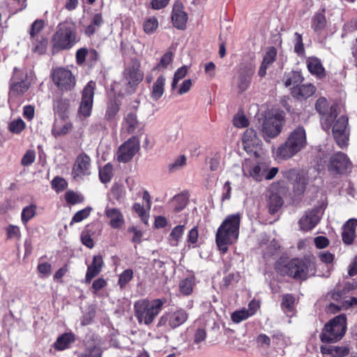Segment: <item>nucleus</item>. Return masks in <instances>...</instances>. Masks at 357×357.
I'll return each mask as SVG.
<instances>
[{"instance_id": "1", "label": "nucleus", "mask_w": 357, "mask_h": 357, "mask_svg": "<svg viewBox=\"0 0 357 357\" xmlns=\"http://www.w3.org/2000/svg\"><path fill=\"white\" fill-rule=\"evenodd\" d=\"M241 215L239 213L227 215L215 234V243L222 254L227 252L229 245L234 244L239 236Z\"/></svg>"}, {"instance_id": "2", "label": "nucleus", "mask_w": 357, "mask_h": 357, "mask_svg": "<svg viewBox=\"0 0 357 357\" xmlns=\"http://www.w3.org/2000/svg\"><path fill=\"white\" fill-rule=\"evenodd\" d=\"M165 302V298H156L151 301L143 298L137 301L134 304V311L138 323L146 326L152 324L162 310Z\"/></svg>"}, {"instance_id": "3", "label": "nucleus", "mask_w": 357, "mask_h": 357, "mask_svg": "<svg viewBox=\"0 0 357 357\" xmlns=\"http://www.w3.org/2000/svg\"><path fill=\"white\" fill-rule=\"evenodd\" d=\"M78 41L76 29L73 24H60L52 39V48L60 51L72 48Z\"/></svg>"}, {"instance_id": "4", "label": "nucleus", "mask_w": 357, "mask_h": 357, "mask_svg": "<svg viewBox=\"0 0 357 357\" xmlns=\"http://www.w3.org/2000/svg\"><path fill=\"white\" fill-rule=\"evenodd\" d=\"M346 330V316L344 314L338 315L325 325L320 339L323 342H335L342 339Z\"/></svg>"}, {"instance_id": "5", "label": "nucleus", "mask_w": 357, "mask_h": 357, "mask_svg": "<svg viewBox=\"0 0 357 357\" xmlns=\"http://www.w3.org/2000/svg\"><path fill=\"white\" fill-rule=\"evenodd\" d=\"M286 273L296 280H304L315 273V263L310 259H293L286 266Z\"/></svg>"}, {"instance_id": "6", "label": "nucleus", "mask_w": 357, "mask_h": 357, "mask_svg": "<svg viewBox=\"0 0 357 357\" xmlns=\"http://www.w3.org/2000/svg\"><path fill=\"white\" fill-rule=\"evenodd\" d=\"M20 71L14 68V75L10 86L8 103L10 108H17L24 101V94L29 89L30 84L26 80H19L18 75Z\"/></svg>"}, {"instance_id": "7", "label": "nucleus", "mask_w": 357, "mask_h": 357, "mask_svg": "<svg viewBox=\"0 0 357 357\" xmlns=\"http://www.w3.org/2000/svg\"><path fill=\"white\" fill-rule=\"evenodd\" d=\"M317 111L321 115V123L322 128L328 132L331 128V123L340 113V107L333 104L328 107V100L325 98H319L316 102Z\"/></svg>"}, {"instance_id": "8", "label": "nucleus", "mask_w": 357, "mask_h": 357, "mask_svg": "<svg viewBox=\"0 0 357 357\" xmlns=\"http://www.w3.org/2000/svg\"><path fill=\"white\" fill-rule=\"evenodd\" d=\"M51 77L54 84L62 91H70L76 84V79L72 72L63 67H58L52 70Z\"/></svg>"}, {"instance_id": "9", "label": "nucleus", "mask_w": 357, "mask_h": 357, "mask_svg": "<svg viewBox=\"0 0 357 357\" xmlns=\"http://www.w3.org/2000/svg\"><path fill=\"white\" fill-rule=\"evenodd\" d=\"M144 73L140 70L138 62H132L126 66L123 72L122 82L128 93H133L135 88L144 79Z\"/></svg>"}, {"instance_id": "10", "label": "nucleus", "mask_w": 357, "mask_h": 357, "mask_svg": "<svg viewBox=\"0 0 357 357\" xmlns=\"http://www.w3.org/2000/svg\"><path fill=\"white\" fill-rule=\"evenodd\" d=\"M243 171L245 175L251 176L257 181H261L263 179L271 180L278 173L279 169L278 167L269 169L268 163L260 162L250 167L244 166Z\"/></svg>"}, {"instance_id": "11", "label": "nucleus", "mask_w": 357, "mask_h": 357, "mask_svg": "<svg viewBox=\"0 0 357 357\" xmlns=\"http://www.w3.org/2000/svg\"><path fill=\"white\" fill-rule=\"evenodd\" d=\"M255 70V66L251 63H244L239 66L237 73L234 77V84L238 93H243L248 89Z\"/></svg>"}, {"instance_id": "12", "label": "nucleus", "mask_w": 357, "mask_h": 357, "mask_svg": "<svg viewBox=\"0 0 357 357\" xmlns=\"http://www.w3.org/2000/svg\"><path fill=\"white\" fill-rule=\"evenodd\" d=\"M332 132L337 145L343 148L348 144L349 130L348 128V118L341 115L335 121L331 123Z\"/></svg>"}, {"instance_id": "13", "label": "nucleus", "mask_w": 357, "mask_h": 357, "mask_svg": "<svg viewBox=\"0 0 357 357\" xmlns=\"http://www.w3.org/2000/svg\"><path fill=\"white\" fill-rule=\"evenodd\" d=\"M91 160L85 153L79 154L75 160L72 169V176L75 181L83 180L91 174Z\"/></svg>"}, {"instance_id": "14", "label": "nucleus", "mask_w": 357, "mask_h": 357, "mask_svg": "<svg viewBox=\"0 0 357 357\" xmlns=\"http://www.w3.org/2000/svg\"><path fill=\"white\" fill-rule=\"evenodd\" d=\"M188 318L187 312L183 309L166 312L160 317L157 327L168 326L171 329H174L184 324Z\"/></svg>"}, {"instance_id": "15", "label": "nucleus", "mask_w": 357, "mask_h": 357, "mask_svg": "<svg viewBox=\"0 0 357 357\" xmlns=\"http://www.w3.org/2000/svg\"><path fill=\"white\" fill-rule=\"evenodd\" d=\"M282 128V120L276 116L265 117L259 128L265 140L276 137L281 132Z\"/></svg>"}, {"instance_id": "16", "label": "nucleus", "mask_w": 357, "mask_h": 357, "mask_svg": "<svg viewBox=\"0 0 357 357\" xmlns=\"http://www.w3.org/2000/svg\"><path fill=\"white\" fill-rule=\"evenodd\" d=\"M139 141L135 137H132L119 148L117 160L120 162H127L130 160L139 150Z\"/></svg>"}, {"instance_id": "17", "label": "nucleus", "mask_w": 357, "mask_h": 357, "mask_svg": "<svg viewBox=\"0 0 357 357\" xmlns=\"http://www.w3.org/2000/svg\"><path fill=\"white\" fill-rule=\"evenodd\" d=\"M95 87L96 83L90 81L83 89L79 114L84 117H88L91 115Z\"/></svg>"}, {"instance_id": "18", "label": "nucleus", "mask_w": 357, "mask_h": 357, "mask_svg": "<svg viewBox=\"0 0 357 357\" xmlns=\"http://www.w3.org/2000/svg\"><path fill=\"white\" fill-rule=\"evenodd\" d=\"M243 144L245 151L255 157L259 155L261 151V141L257 137L255 130L247 129L243 135Z\"/></svg>"}, {"instance_id": "19", "label": "nucleus", "mask_w": 357, "mask_h": 357, "mask_svg": "<svg viewBox=\"0 0 357 357\" xmlns=\"http://www.w3.org/2000/svg\"><path fill=\"white\" fill-rule=\"evenodd\" d=\"M287 140L299 153L307 144L305 128L303 126L296 127L289 134Z\"/></svg>"}, {"instance_id": "20", "label": "nucleus", "mask_w": 357, "mask_h": 357, "mask_svg": "<svg viewBox=\"0 0 357 357\" xmlns=\"http://www.w3.org/2000/svg\"><path fill=\"white\" fill-rule=\"evenodd\" d=\"M171 17L175 28L179 30L185 29L188 14L185 12L184 6L181 1H176L174 3Z\"/></svg>"}, {"instance_id": "21", "label": "nucleus", "mask_w": 357, "mask_h": 357, "mask_svg": "<svg viewBox=\"0 0 357 357\" xmlns=\"http://www.w3.org/2000/svg\"><path fill=\"white\" fill-rule=\"evenodd\" d=\"M349 164L347 156L343 153L338 152L331 158L328 171L333 174H342L347 169Z\"/></svg>"}, {"instance_id": "22", "label": "nucleus", "mask_w": 357, "mask_h": 357, "mask_svg": "<svg viewBox=\"0 0 357 357\" xmlns=\"http://www.w3.org/2000/svg\"><path fill=\"white\" fill-rule=\"evenodd\" d=\"M342 241L346 245H351L357 238V219L351 218L342 226Z\"/></svg>"}, {"instance_id": "23", "label": "nucleus", "mask_w": 357, "mask_h": 357, "mask_svg": "<svg viewBox=\"0 0 357 357\" xmlns=\"http://www.w3.org/2000/svg\"><path fill=\"white\" fill-rule=\"evenodd\" d=\"M105 215L109 220V225L113 229H120L125 224L122 212L116 208L107 206L105 209Z\"/></svg>"}, {"instance_id": "24", "label": "nucleus", "mask_w": 357, "mask_h": 357, "mask_svg": "<svg viewBox=\"0 0 357 357\" xmlns=\"http://www.w3.org/2000/svg\"><path fill=\"white\" fill-rule=\"evenodd\" d=\"M297 153H298L287 139L284 143L280 144L277 148L273 150L275 159L279 162L289 160Z\"/></svg>"}, {"instance_id": "25", "label": "nucleus", "mask_w": 357, "mask_h": 357, "mask_svg": "<svg viewBox=\"0 0 357 357\" xmlns=\"http://www.w3.org/2000/svg\"><path fill=\"white\" fill-rule=\"evenodd\" d=\"M319 220L320 217L319 215V211L317 209H313L307 211L300 219L298 224L301 229L303 231H309L316 226Z\"/></svg>"}, {"instance_id": "26", "label": "nucleus", "mask_w": 357, "mask_h": 357, "mask_svg": "<svg viewBox=\"0 0 357 357\" xmlns=\"http://www.w3.org/2000/svg\"><path fill=\"white\" fill-rule=\"evenodd\" d=\"M325 8L316 12L311 20V28L318 35H321L327 26Z\"/></svg>"}, {"instance_id": "27", "label": "nucleus", "mask_w": 357, "mask_h": 357, "mask_svg": "<svg viewBox=\"0 0 357 357\" xmlns=\"http://www.w3.org/2000/svg\"><path fill=\"white\" fill-rule=\"evenodd\" d=\"M306 66L309 72L316 77L322 79L326 76V70L321 61L316 56H310L306 59Z\"/></svg>"}, {"instance_id": "28", "label": "nucleus", "mask_w": 357, "mask_h": 357, "mask_svg": "<svg viewBox=\"0 0 357 357\" xmlns=\"http://www.w3.org/2000/svg\"><path fill=\"white\" fill-rule=\"evenodd\" d=\"M103 264L104 262L101 255H98L93 257L92 264L87 268L85 276L86 283H90L92 279L100 273Z\"/></svg>"}, {"instance_id": "29", "label": "nucleus", "mask_w": 357, "mask_h": 357, "mask_svg": "<svg viewBox=\"0 0 357 357\" xmlns=\"http://www.w3.org/2000/svg\"><path fill=\"white\" fill-rule=\"evenodd\" d=\"M296 176L295 183H294V191L298 194H302L307 184V177L305 174H297L296 170L291 169L285 173V176L290 178L291 176Z\"/></svg>"}, {"instance_id": "30", "label": "nucleus", "mask_w": 357, "mask_h": 357, "mask_svg": "<svg viewBox=\"0 0 357 357\" xmlns=\"http://www.w3.org/2000/svg\"><path fill=\"white\" fill-rule=\"evenodd\" d=\"M316 91L315 86L312 84L295 86L291 89V94L297 99H305L312 96Z\"/></svg>"}, {"instance_id": "31", "label": "nucleus", "mask_w": 357, "mask_h": 357, "mask_svg": "<svg viewBox=\"0 0 357 357\" xmlns=\"http://www.w3.org/2000/svg\"><path fill=\"white\" fill-rule=\"evenodd\" d=\"M62 119L64 120L65 114L62 115ZM73 124L70 121H55L52 128V134L58 137L68 134L72 129Z\"/></svg>"}, {"instance_id": "32", "label": "nucleus", "mask_w": 357, "mask_h": 357, "mask_svg": "<svg viewBox=\"0 0 357 357\" xmlns=\"http://www.w3.org/2000/svg\"><path fill=\"white\" fill-rule=\"evenodd\" d=\"M166 78L164 75H160L152 86L151 97L153 100H158L164 94Z\"/></svg>"}, {"instance_id": "33", "label": "nucleus", "mask_w": 357, "mask_h": 357, "mask_svg": "<svg viewBox=\"0 0 357 357\" xmlns=\"http://www.w3.org/2000/svg\"><path fill=\"white\" fill-rule=\"evenodd\" d=\"M103 23V19L100 13L94 15L90 22V24L84 26V33L87 36H92L96 31H98Z\"/></svg>"}, {"instance_id": "34", "label": "nucleus", "mask_w": 357, "mask_h": 357, "mask_svg": "<svg viewBox=\"0 0 357 357\" xmlns=\"http://www.w3.org/2000/svg\"><path fill=\"white\" fill-rule=\"evenodd\" d=\"M75 341L72 333H64L59 336L54 344L56 350L62 351L67 349L69 344Z\"/></svg>"}, {"instance_id": "35", "label": "nucleus", "mask_w": 357, "mask_h": 357, "mask_svg": "<svg viewBox=\"0 0 357 357\" xmlns=\"http://www.w3.org/2000/svg\"><path fill=\"white\" fill-rule=\"evenodd\" d=\"M184 230V225H177L172 229L167 238L168 243L171 246L175 247L178 245V242L183 235Z\"/></svg>"}, {"instance_id": "36", "label": "nucleus", "mask_w": 357, "mask_h": 357, "mask_svg": "<svg viewBox=\"0 0 357 357\" xmlns=\"http://www.w3.org/2000/svg\"><path fill=\"white\" fill-rule=\"evenodd\" d=\"M139 123L137 115L132 112L128 113L124 119L123 126L130 133L135 132L139 128Z\"/></svg>"}, {"instance_id": "37", "label": "nucleus", "mask_w": 357, "mask_h": 357, "mask_svg": "<svg viewBox=\"0 0 357 357\" xmlns=\"http://www.w3.org/2000/svg\"><path fill=\"white\" fill-rule=\"evenodd\" d=\"M283 204L282 197L277 193H271L268 201V207L269 213L275 214L279 211Z\"/></svg>"}, {"instance_id": "38", "label": "nucleus", "mask_w": 357, "mask_h": 357, "mask_svg": "<svg viewBox=\"0 0 357 357\" xmlns=\"http://www.w3.org/2000/svg\"><path fill=\"white\" fill-rule=\"evenodd\" d=\"M357 305V298L356 297H350V298H344L340 300V302L337 305L331 304L329 308L331 310H334L336 309V311H339L341 310H347L351 306H354Z\"/></svg>"}, {"instance_id": "39", "label": "nucleus", "mask_w": 357, "mask_h": 357, "mask_svg": "<svg viewBox=\"0 0 357 357\" xmlns=\"http://www.w3.org/2000/svg\"><path fill=\"white\" fill-rule=\"evenodd\" d=\"M303 80V77L299 71H291L286 73L284 77V85L287 87L291 85L298 86Z\"/></svg>"}, {"instance_id": "40", "label": "nucleus", "mask_w": 357, "mask_h": 357, "mask_svg": "<svg viewBox=\"0 0 357 357\" xmlns=\"http://www.w3.org/2000/svg\"><path fill=\"white\" fill-rule=\"evenodd\" d=\"M36 209L37 206L35 204H30L22 208L21 220L24 225H26L36 215Z\"/></svg>"}, {"instance_id": "41", "label": "nucleus", "mask_w": 357, "mask_h": 357, "mask_svg": "<svg viewBox=\"0 0 357 357\" xmlns=\"http://www.w3.org/2000/svg\"><path fill=\"white\" fill-rule=\"evenodd\" d=\"M195 278L193 277L186 278L179 283L180 291L185 296L190 295L193 290Z\"/></svg>"}, {"instance_id": "42", "label": "nucleus", "mask_w": 357, "mask_h": 357, "mask_svg": "<svg viewBox=\"0 0 357 357\" xmlns=\"http://www.w3.org/2000/svg\"><path fill=\"white\" fill-rule=\"evenodd\" d=\"M113 176V167L110 163L106 164L99 170V177L102 183L109 182Z\"/></svg>"}, {"instance_id": "43", "label": "nucleus", "mask_w": 357, "mask_h": 357, "mask_svg": "<svg viewBox=\"0 0 357 357\" xmlns=\"http://www.w3.org/2000/svg\"><path fill=\"white\" fill-rule=\"evenodd\" d=\"M119 111V105L115 100H111L107 103L105 113V119L107 121H113Z\"/></svg>"}, {"instance_id": "44", "label": "nucleus", "mask_w": 357, "mask_h": 357, "mask_svg": "<svg viewBox=\"0 0 357 357\" xmlns=\"http://www.w3.org/2000/svg\"><path fill=\"white\" fill-rule=\"evenodd\" d=\"M45 21L43 20H35L29 29V34L31 40H35L36 38H40L39 33L45 27Z\"/></svg>"}, {"instance_id": "45", "label": "nucleus", "mask_w": 357, "mask_h": 357, "mask_svg": "<svg viewBox=\"0 0 357 357\" xmlns=\"http://www.w3.org/2000/svg\"><path fill=\"white\" fill-rule=\"evenodd\" d=\"M33 51L38 54L45 52L47 45V40L43 37L36 38L32 40Z\"/></svg>"}, {"instance_id": "46", "label": "nucleus", "mask_w": 357, "mask_h": 357, "mask_svg": "<svg viewBox=\"0 0 357 357\" xmlns=\"http://www.w3.org/2000/svg\"><path fill=\"white\" fill-rule=\"evenodd\" d=\"M187 158L184 155H179L168 165L170 172H175L182 169L186 165Z\"/></svg>"}, {"instance_id": "47", "label": "nucleus", "mask_w": 357, "mask_h": 357, "mask_svg": "<svg viewBox=\"0 0 357 357\" xmlns=\"http://www.w3.org/2000/svg\"><path fill=\"white\" fill-rule=\"evenodd\" d=\"M188 67L187 66H183L181 68H178L174 75V78L171 84L172 89L175 90L177 87L178 82L182 79L188 73Z\"/></svg>"}, {"instance_id": "48", "label": "nucleus", "mask_w": 357, "mask_h": 357, "mask_svg": "<svg viewBox=\"0 0 357 357\" xmlns=\"http://www.w3.org/2000/svg\"><path fill=\"white\" fill-rule=\"evenodd\" d=\"M65 199L68 204L75 205L83 202L84 197L81 194L69 190L65 193Z\"/></svg>"}, {"instance_id": "49", "label": "nucleus", "mask_w": 357, "mask_h": 357, "mask_svg": "<svg viewBox=\"0 0 357 357\" xmlns=\"http://www.w3.org/2000/svg\"><path fill=\"white\" fill-rule=\"evenodd\" d=\"M92 211V208L91 206H87L79 211H77L74 216L73 217L70 225H73L74 223L80 222L83 220L87 218Z\"/></svg>"}, {"instance_id": "50", "label": "nucleus", "mask_w": 357, "mask_h": 357, "mask_svg": "<svg viewBox=\"0 0 357 357\" xmlns=\"http://www.w3.org/2000/svg\"><path fill=\"white\" fill-rule=\"evenodd\" d=\"M133 278V271L128 268L123 271L119 276L118 284L121 289L125 288L127 284L131 281Z\"/></svg>"}, {"instance_id": "51", "label": "nucleus", "mask_w": 357, "mask_h": 357, "mask_svg": "<svg viewBox=\"0 0 357 357\" xmlns=\"http://www.w3.org/2000/svg\"><path fill=\"white\" fill-rule=\"evenodd\" d=\"M144 31L147 34L153 33L158 27V21L156 17H151L144 22Z\"/></svg>"}, {"instance_id": "52", "label": "nucleus", "mask_w": 357, "mask_h": 357, "mask_svg": "<svg viewBox=\"0 0 357 357\" xmlns=\"http://www.w3.org/2000/svg\"><path fill=\"white\" fill-rule=\"evenodd\" d=\"M25 128V123L24 121L19 118L12 121L8 125L9 130L15 134L20 133Z\"/></svg>"}, {"instance_id": "53", "label": "nucleus", "mask_w": 357, "mask_h": 357, "mask_svg": "<svg viewBox=\"0 0 357 357\" xmlns=\"http://www.w3.org/2000/svg\"><path fill=\"white\" fill-rule=\"evenodd\" d=\"M250 317H251L250 314H249L247 309L243 308L242 310L234 312L231 314V318L234 323L238 324L242 321L247 319Z\"/></svg>"}, {"instance_id": "54", "label": "nucleus", "mask_w": 357, "mask_h": 357, "mask_svg": "<svg viewBox=\"0 0 357 357\" xmlns=\"http://www.w3.org/2000/svg\"><path fill=\"white\" fill-rule=\"evenodd\" d=\"M295 302V298L291 294H285L282 297L281 307L283 310L287 312H292L294 310V305Z\"/></svg>"}, {"instance_id": "55", "label": "nucleus", "mask_w": 357, "mask_h": 357, "mask_svg": "<svg viewBox=\"0 0 357 357\" xmlns=\"http://www.w3.org/2000/svg\"><path fill=\"white\" fill-rule=\"evenodd\" d=\"M172 204L174 206V211L178 212L186 206L187 199L183 195L175 196L172 200Z\"/></svg>"}, {"instance_id": "56", "label": "nucleus", "mask_w": 357, "mask_h": 357, "mask_svg": "<svg viewBox=\"0 0 357 357\" xmlns=\"http://www.w3.org/2000/svg\"><path fill=\"white\" fill-rule=\"evenodd\" d=\"M52 188L57 192L64 190L67 186L68 183L66 181L59 176H56L51 182Z\"/></svg>"}, {"instance_id": "57", "label": "nucleus", "mask_w": 357, "mask_h": 357, "mask_svg": "<svg viewBox=\"0 0 357 357\" xmlns=\"http://www.w3.org/2000/svg\"><path fill=\"white\" fill-rule=\"evenodd\" d=\"M132 209L141 218L142 221L144 224L148 223L149 214L144 206H142L140 204L135 203L133 204Z\"/></svg>"}, {"instance_id": "58", "label": "nucleus", "mask_w": 357, "mask_h": 357, "mask_svg": "<svg viewBox=\"0 0 357 357\" xmlns=\"http://www.w3.org/2000/svg\"><path fill=\"white\" fill-rule=\"evenodd\" d=\"M173 53L172 52H166L161 58L160 62L156 66L155 69H165L170 64L173 60Z\"/></svg>"}, {"instance_id": "59", "label": "nucleus", "mask_w": 357, "mask_h": 357, "mask_svg": "<svg viewBox=\"0 0 357 357\" xmlns=\"http://www.w3.org/2000/svg\"><path fill=\"white\" fill-rule=\"evenodd\" d=\"M295 36V45H294V51L299 56H303L305 54V48L303 43L302 35L296 32L294 33Z\"/></svg>"}, {"instance_id": "60", "label": "nucleus", "mask_w": 357, "mask_h": 357, "mask_svg": "<svg viewBox=\"0 0 357 357\" xmlns=\"http://www.w3.org/2000/svg\"><path fill=\"white\" fill-rule=\"evenodd\" d=\"M276 56L277 50L274 47H270L268 48L262 61L271 66L275 61Z\"/></svg>"}, {"instance_id": "61", "label": "nucleus", "mask_w": 357, "mask_h": 357, "mask_svg": "<svg viewBox=\"0 0 357 357\" xmlns=\"http://www.w3.org/2000/svg\"><path fill=\"white\" fill-rule=\"evenodd\" d=\"M233 123L236 128H242L247 127L249 121L244 114L238 113L233 119Z\"/></svg>"}, {"instance_id": "62", "label": "nucleus", "mask_w": 357, "mask_h": 357, "mask_svg": "<svg viewBox=\"0 0 357 357\" xmlns=\"http://www.w3.org/2000/svg\"><path fill=\"white\" fill-rule=\"evenodd\" d=\"M102 350L99 347H93L87 349L79 357H102Z\"/></svg>"}, {"instance_id": "63", "label": "nucleus", "mask_w": 357, "mask_h": 357, "mask_svg": "<svg viewBox=\"0 0 357 357\" xmlns=\"http://www.w3.org/2000/svg\"><path fill=\"white\" fill-rule=\"evenodd\" d=\"M6 231L8 238L19 239L21 236L20 229L16 225H9L6 227Z\"/></svg>"}, {"instance_id": "64", "label": "nucleus", "mask_w": 357, "mask_h": 357, "mask_svg": "<svg viewBox=\"0 0 357 357\" xmlns=\"http://www.w3.org/2000/svg\"><path fill=\"white\" fill-rule=\"evenodd\" d=\"M36 158V153L33 150H28L22 158L21 163L23 166H29L31 165Z\"/></svg>"}]
</instances>
